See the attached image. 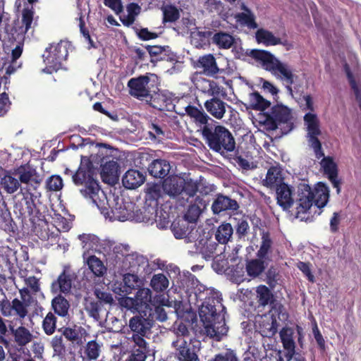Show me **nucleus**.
I'll return each mask as SVG.
<instances>
[{
  "label": "nucleus",
  "mask_w": 361,
  "mask_h": 361,
  "mask_svg": "<svg viewBox=\"0 0 361 361\" xmlns=\"http://www.w3.org/2000/svg\"><path fill=\"white\" fill-rule=\"evenodd\" d=\"M190 277L194 279V275L190 274ZM192 284H196L190 288H187L188 300L199 307V315L205 330L207 336L220 341L221 337L228 332L226 324V307L222 304L221 295L214 288H207L199 283L197 280Z\"/></svg>",
  "instance_id": "f257e3e1"
},
{
  "label": "nucleus",
  "mask_w": 361,
  "mask_h": 361,
  "mask_svg": "<svg viewBox=\"0 0 361 361\" xmlns=\"http://www.w3.org/2000/svg\"><path fill=\"white\" fill-rule=\"evenodd\" d=\"M329 188L324 183L319 182L312 189L309 184L301 183L298 185L296 204V217L305 219L303 215L310 209L313 204L319 209L317 214L322 212V209L328 203L329 200Z\"/></svg>",
  "instance_id": "f03ea898"
},
{
  "label": "nucleus",
  "mask_w": 361,
  "mask_h": 361,
  "mask_svg": "<svg viewBox=\"0 0 361 361\" xmlns=\"http://www.w3.org/2000/svg\"><path fill=\"white\" fill-rule=\"evenodd\" d=\"M73 183L79 188L80 194L93 204L99 206V193L102 191L97 179V173L90 158L82 157L80 166L72 176Z\"/></svg>",
  "instance_id": "7ed1b4c3"
},
{
  "label": "nucleus",
  "mask_w": 361,
  "mask_h": 361,
  "mask_svg": "<svg viewBox=\"0 0 361 361\" xmlns=\"http://www.w3.org/2000/svg\"><path fill=\"white\" fill-rule=\"evenodd\" d=\"M304 121L307 128V138L310 147H311L317 159L323 158L321 165L324 173L328 176L335 177L338 175L337 164L331 157H325L322 149V142L318 138L322 134L319 127V121L316 114L310 112L304 116Z\"/></svg>",
  "instance_id": "20e7f679"
},
{
  "label": "nucleus",
  "mask_w": 361,
  "mask_h": 361,
  "mask_svg": "<svg viewBox=\"0 0 361 361\" xmlns=\"http://www.w3.org/2000/svg\"><path fill=\"white\" fill-rule=\"evenodd\" d=\"M200 133L209 149L224 157L235 149L236 143L231 132L214 120L207 123Z\"/></svg>",
  "instance_id": "39448f33"
},
{
  "label": "nucleus",
  "mask_w": 361,
  "mask_h": 361,
  "mask_svg": "<svg viewBox=\"0 0 361 361\" xmlns=\"http://www.w3.org/2000/svg\"><path fill=\"white\" fill-rule=\"evenodd\" d=\"M246 55L273 75L280 73L286 80L287 90L290 94H293L291 85L294 83V75L286 64L281 62L273 54L264 49L247 50Z\"/></svg>",
  "instance_id": "423d86ee"
},
{
  "label": "nucleus",
  "mask_w": 361,
  "mask_h": 361,
  "mask_svg": "<svg viewBox=\"0 0 361 361\" xmlns=\"http://www.w3.org/2000/svg\"><path fill=\"white\" fill-rule=\"evenodd\" d=\"M68 56V43L66 42L61 40L56 44H50L42 55L46 64L43 71L48 74L56 72L62 68L63 62L67 59Z\"/></svg>",
  "instance_id": "0eeeda50"
},
{
  "label": "nucleus",
  "mask_w": 361,
  "mask_h": 361,
  "mask_svg": "<svg viewBox=\"0 0 361 361\" xmlns=\"http://www.w3.org/2000/svg\"><path fill=\"white\" fill-rule=\"evenodd\" d=\"M265 123L271 130H276L279 126L286 125L285 131L287 133L293 128L291 111L283 104L274 105L267 114Z\"/></svg>",
  "instance_id": "6e6552de"
},
{
  "label": "nucleus",
  "mask_w": 361,
  "mask_h": 361,
  "mask_svg": "<svg viewBox=\"0 0 361 361\" xmlns=\"http://www.w3.org/2000/svg\"><path fill=\"white\" fill-rule=\"evenodd\" d=\"M37 190H30L27 188H20L23 198L16 204V209H18L21 216H28L32 223L37 221H42L44 216L37 209L34 197Z\"/></svg>",
  "instance_id": "1a4fd4ad"
},
{
  "label": "nucleus",
  "mask_w": 361,
  "mask_h": 361,
  "mask_svg": "<svg viewBox=\"0 0 361 361\" xmlns=\"http://www.w3.org/2000/svg\"><path fill=\"white\" fill-rule=\"evenodd\" d=\"M198 345L192 343V339L189 342L183 338H178L173 341L172 346L176 348V357L179 361H200L197 352L200 350V342L195 341Z\"/></svg>",
  "instance_id": "9d476101"
},
{
  "label": "nucleus",
  "mask_w": 361,
  "mask_h": 361,
  "mask_svg": "<svg viewBox=\"0 0 361 361\" xmlns=\"http://www.w3.org/2000/svg\"><path fill=\"white\" fill-rule=\"evenodd\" d=\"M90 159L92 164L94 163L101 167L104 181H109L117 176L118 165L111 156L104 154L102 150H99L96 155H91Z\"/></svg>",
  "instance_id": "9b49d317"
},
{
  "label": "nucleus",
  "mask_w": 361,
  "mask_h": 361,
  "mask_svg": "<svg viewBox=\"0 0 361 361\" xmlns=\"http://www.w3.org/2000/svg\"><path fill=\"white\" fill-rule=\"evenodd\" d=\"M15 174L18 176L20 183L24 185L21 188L37 190L42 181L36 169L29 164L21 165L18 167L15 170Z\"/></svg>",
  "instance_id": "f8f14e48"
},
{
  "label": "nucleus",
  "mask_w": 361,
  "mask_h": 361,
  "mask_svg": "<svg viewBox=\"0 0 361 361\" xmlns=\"http://www.w3.org/2000/svg\"><path fill=\"white\" fill-rule=\"evenodd\" d=\"M152 301V292L149 288H140L135 298H127L125 300V307L134 310L137 312H145L149 307Z\"/></svg>",
  "instance_id": "ddd939ff"
},
{
  "label": "nucleus",
  "mask_w": 361,
  "mask_h": 361,
  "mask_svg": "<svg viewBox=\"0 0 361 361\" xmlns=\"http://www.w3.org/2000/svg\"><path fill=\"white\" fill-rule=\"evenodd\" d=\"M151 314L147 316L145 312H138L129 320V327L133 334H139L142 336H147L151 334V329L154 324V319L150 318Z\"/></svg>",
  "instance_id": "4468645a"
},
{
  "label": "nucleus",
  "mask_w": 361,
  "mask_h": 361,
  "mask_svg": "<svg viewBox=\"0 0 361 361\" xmlns=\"http://www.w3.org/2000/svg\"><path fill=\"white\" fill-rule=\"evenodd\" d=\"M75 278V275L73 271L68 268L63 269L57 279L52 282L51 291L54 293H60L65 295L70 293Z\"/></svg>",
  "instance_id": "2eb2a0df"
},
{
  "label": "nucleus",
  "mask_w": 361,
  "mask_h": 361,
  "mask_svg": "<svg viewBox=\"0 0 361 361\" xmlns=\"http://www.w3.org/2000/svg\"><path fill=\"white\" fill-rule=\"evenodd\" d=\"M239 208V204L235 200L221 193L216 195V198L212 204V210L214 214H220L224 212H235Z\"/></svg>",
  "instance_id": "dca6fc26"
},
{
  "label": "nucleus",
  "mask_w": 361,
  "mask_h": 361,
  "mask_svg": "<svg viewBox=\"0 0 361 361\" xmlns=\"http://www.w3.org/2000/svg\"><path fill=\"white\" fill-rule=\"evenodd\" d=\"M148 263L147 257L137 252H129L123 261H118L117 269L122 271H138L140 267H143Z\"/></svg>",
  "instance_id": "f3484780"
},
{
  "label": "nucleus",
  "mask_w": 361,
  "mask_h": 361,
  "mask_svg": "<svg viewBox=\"0 0 361 361\" xmlns=\"http://www.w3.org/2000/svg\"><path fill=\"white\" fill-rule=\"evenodd\" d=\"M172 96L166 92H154L150 96L149 104L159 111H173L175 109Z\"/></svg>",
  "instance_id": "a211bd4d"
},
{
  "label": "nucleus",
  "mask_w": 361,
  "mask_h": 361,
  "mask_svg": "<svg viewBox=\"0 0 361 361\" xmlns=\"http://www.w3.org/2000/svg\"><path fill=\"white\" fill-rule=\"evenodd\" d=\"M279 336L285 350L284 356L286 361H290L295 354V342L294 341V330L288 326H284L279 332Z\"/></svg>",
  "instance_id": "6ab92c4d"
},
{
  "label": "nucleus",
  "mask_w": 361,
  "mask_h": 361,
  "mask_svg": "<svg viewBox=\"0 0 361 361\" xmlns=\"http://www.w3.org/2000/svg\"><path fill=\"white\" fill-rule=\"evenodd\" d=\"M149 82V78L147 75H140L137 78H133L128 82V87L130 88V94L137 98H147L149 96V91L147 85Z\"/></svg>",
  "instance_id": "aec40b11"
},
{
  "label": "nucleus",
  "mask_w": 361,
  "mask_h": 361,
  "mask_svg": "<svg viewBox=\"0 0 361 361\" xmlns=\"http://www.w3.org/2000/svg\"><path fill=\"white\" fill-rule=\"evenodd\" d=\"M270 305L271 309L269 311V314L271 320L270 331L272 332V335H274L277 332L278 327L279 326L278 319H286L288 318V314L284 312L283 305L275 300L271 301Z\"/></svg>",
  "instance_id": "412c9836"
},
{
  "label": "nucleus",
  "mask_w": 361,
  "mask_h": 361,
  "mask_svg": "<svg viewBox=\"0 0 361 361\" xmlns=\"http://www.w3.org/2000/svg\"><path fill=\"white\" fill-rule=\"evenodd\" d=\"M277 204L283 210H288L292 207L294 203L293 198V190L287 183H282L276 188Z\"/></svg>",
  "instance_id": "4be33fe9"
},
{
  "label": "nucleus",
  "mask_w": 361,
  "mask_h": 361,
  "mask_svg": "<svg viewBox=\"0 0 361 361\" xmlns=\"http://www.w3.org/2000/svg\"><path fill=\"white\" fill-rule=\"evenodd\" d=\"M197 68H202L207 76H214L220 71L215 57L212 54L200 56L196 63Z\"/></svg>",
  "instance_id": "5701e85b"
},
{
  "label": "nucleus",
  "mask_w": 361,
  "mask_h": 361,
  "mask_svg": "<svg viewBox=\"0 0 361 361\" xmlns=\"http://www.w3.org/2000/svg\"><path fill=\"white\" fill-rule=\"evenodd\" d=\"M240 8L243 11L235 14V18L236 21L240 25L246 26L249 29L255 30L257 28L258 24L256 22V17L251 9H250L245 3H242Z\"/></svg>",
  "instance_id": "b1692460"
},
{
  "label": "nucleus",
  "mask_w": 361,
  "mask_h": 361,
  "mask_svg": "<svg viewBox=\"0 0 361 361\" xmlns=\"http://www.w3.org/2000/svg\"><path fill=\"white\" fill-rule=\"evenodd\" d=\"M185 112L190 118L194 119L196 126L199 128L198 132H201L202 129L213 120L202 110L199 109L195 106H187L185 107Z\"/></svg>",
  "instance_id": "393cba45"
},
{
  "label": "nucleus",
  "mask_w": 361,
  "mask_h": 361,
  "mask_svg": "<svg viewBox=\"0 0 361 361\" xmlns=\"http://www.w3.org/2000/svg\"><path fill=\"white\" fill-rule=\"evenodd\" d=\"M145 180V176L138 170L130 169L122 178V183L128 189H135L141 185Z\"/></svg>",
  "instance_id": "a878e982"
},
{
  "label": "nucleus",
  "mask_w": 361,
  "mask_h": 361,
  "mask_svg": "<svg viewBox=\"0 0 361 361\" xmlns=\"http://www.w3.org/2000/svg\"><path fill=\"white\" fill-rule=\"evenodd\" d=\"M171 169L169 161L165 159H155L148 167V171L151 176L155 178H163L166 177Z\"/></svg>",
  "instance_id": "bb28decb"
},
{
  "label": "nucleus",
  "mask_w": 361,
  "mask_h": 361,
  "mask_svg": "<svg viewBox=\"0 0 361 361\" xmlns=\"http://www.w3.org/2000/svg\"><path fill=\"white\" fill-rule=\"evenodd\" d=\"M226 102L217 97H213L204 103L206 110L217 119L224 117L226 113Z\"/></svg>",
  "instance_id": "cd10ccee"
},
{
  "label": "nucleus",
  "mask_w": 361,
  "mask_h": 361,
  "mask_svg": "<svg viewBox=\"0 0 361 361\" xmlns=\"http://www.w3.org/2000/svg\"><path fill=\"white\" fill-rule=\"evenodd\" d=\"M283 180L281 169L272 166L267 171L266 178L263 180V185L267 188H276L278 185L285 183Z\"/></svg>",
  "instance_id": "c85d7f7f"
},
{
  "label": "nucleus",
  "mask_w": 361,
  "mask_h": 361,
  "mask_svg": "<svg viewBox=\"0 0 361 361\" xmlns=\"http://www.w3.org/2000/svg\"><path fill=\"white\" fill-rule=\"evenodd\" d=\"M33 304L29 300H23L18 298L12 300L13 316L19 321H23L29 314V307Z\"/></svg>",
  "instance_id": "c756f323"
},
{
  "label": "nucleus",
  "mask_w": 361,
  "mask_h": 361,
  "mask_svg": "<svg viewBox=\"0 0 361 361\" xmlns=\"http://www.w3.org/2000/svg\"><path fill=\"white\" fill-rule=\"evenodd\" d=\"M162 188L165 193L176 197L183 192L182 179L177 177H169L163 182Z\"/></svg>",
  "instance_id": "7c9ffc66"
},
{
  "label": "nucleus",
  "mask_w": 361,
  "mask_h": 361,
  "mask_svg": "<svg viewBox=\"0 0 361 361\" xmlns=\"http://www.w3.org/2000/svg\"><path fill=\"white\" fill-rule=\"evenodd\" d=\"M212 42L219 49H228L235 43V39L233 35L226 32L219 31L216 32L212 37Z\"/></svg>",
  "instance_id": "2f4dec72"
},
{
  "label": "nucleus",
  "mask_w": 361,
  "mask_h": 361,
  "mask_svg": "<svg viewBox=\"0 0 361 361\" xmlns=\"http://www.w3.org/2000/svg\"><path fill=\"white\" fill-rule=\"evenodd\" d=\"M51 307L54 313L60 317H65L68 314L70 303L63 296L59 294L52 299Z\"/></svg>",
  "instance_id": "473e14b6"
},
{
  "label": "nucleus",
  "mask_w": 361,
  "mask_h": 361,
  "mask_svg": "<svg viewBox=\"0 0 361 361\" xmlns=\"http://www.w3.org/2000/svg\"><path fill=\"white\" fill-rule=\"evenodd\" d=\"M249 105L256 111H264L270 106L271 102L264 99L258 92H253L249 94Z\"/></svg>",
  "instance_id": "72a5a7b5"
},
{
  "label": "nucleus",
  "mask_w": 361,
  "mask_h": 361,
  "mask_svg": "<svg viewBox=\"0 0 361 361\" xmlns=\"http://www.w3.org/2000/svg\"><path fill=\"white\" fill-rule=\"evenodd\" d=\"M255 39L257 43L263 44L266 46H275L278 45L279 42L277 37L274 34L264 28L258 29L255 33Z\"/></svg>",
  "instance_id": "f704fd0d"
},
{
  "label": "nucleus",
  "mask_w": 361,
  "mask_h": 361,
  "mask_svg": "<svg viewBox=\"0 0 361 361\" xmlns=\"http://www.w3.org/2000/svg\"><path fill=\"white\" fill-rule=\"evenodd\" d=\"M233 233L231 224L223 223L219 226L215 233L216 240L221 244H226L228 242Z\"/></svg>",
  "instance_id": "c9c22d12"
},
{
  "label": "nucleus",
  "mask_w": 361,
  "mask_h": 361,
  "mask_svg": "<svg viewBox=\"0 0 361 361\" xmlns=\"http://www.w3.org/2000/svg\"><path fill=\"white\" fill-rule=\"evenodd\" d=\"M16 342L20 346L29 343L32 339L30 331L25 326H20L16 329H11Z\"/></svg>",
  "instance_id": "e433bc0d"
},
{
  "label": "nucleus",
  "mask_w": 361,
  "mask_h": 361,
  "mask_svg": "<svg viewBox=\"0 0 361 361\" xmlns=\"http://www.w3.org/2000/svg\"><path fill=\"white\" fill-rule=\"evenodd\" d=\"M1 188L9 194L16 192L20 188V183L18 179L7 173L1 179Z\"/></svg>",
  "instance_id": "4c0bfd02"
},
{
  "label": "nucleus",
  "mask_w": 361,
  "mask_h": 361,
  "mask_svg": "<svg viewBox=\"0 0 361 361\" xmlns=\"http://www.w3.org/2000/svg\"><path fill=\"white\" fill-rule=\"evenodd\" d=\"M87 264L95 276L102 277L106 272V268L104 263L95 255L90 256L87 259Z\"/></svg>",
  "instance_id": "58836bf2"
},
{
  "label": "nucleus",
  "mask_w": 361,
  "mask_h": 361,
  "mask_svg": "<svg viewBox=\"0 0 361 361\" xmlns=\"http://www.w3.org/2000/svg\"><path fill=\"white\" fill-rule=\"evenodd\" d=\"M163 12L162 23L166 24L167 23H175L180 17V11L176 6L169 4L164 6L161 8Z\"/></svg>",
  "instance_id": "ea45409f"
},
{
  "label": "nucleus",
  "mask_w": 361,
  "mask_h": 361,
  "mask_svg": "<svg viewBox=\"0 0 361 361\" xmlns=\"http://www.w3.org/2000/svg\"><path fill=\"white\" fill-rule=\"evenodd\" d=\"M102 345L95 340L88 341L84 348L85 357L88 360H97L101 353Z\"/></svg>",
  "instance_id": "a19ab883"
},
{
  "label": "nucleus",
  "mask_w": 361,
  "mask_h": 361,
  "mask_svg": "<svg viewBox=\"0 0 361 361\" xmlns=\"http://www.w3.org/2000/svg\"><path fill=\"white\" fill-rule=\"evenodd\" d=\"M169 281L166 276L162 274H154L150 281V286L157 293L164 291L169 286Z\"/></svg>",
  "instance_id": "79ce46f5"
},
{
  "label": "nucleus",
  "mask_w": 361,
  "mask_h": 361,
  "mask_svg": "<svg viewBox=\"0 0 361 361\" xmlns=\"http://www.w3.org/2000/svg\"><path fill=\"white\" fill-rule=\"evenodd\" d=\"M265 269L264 262L259 259H251L246 264V271L250 276L256 277L262 274Z\"/></svg>",
  "instance_id": "37998d69"
},
{
  "label": "nucleus",
  "mask_w": 361,
  "mask_h": 361,
  "mask_svg": "<svg viewBox=\"0 0 361 361\" xmlns=\"http://www.w3.org/2000/svg\"><path fill=\"white\" fill-rule=\"evenodd\" d=\"M197 202L201 203L202 200H200L199 197H197L195 199V202L194 204H190L188 206V208L184 215L185 219L188 222H195L202 212V208L198 205Z\"/></svg>",
  "instance_id": "c03bdc74"
},
{
  "label": "nucleus",
  "mask_w": 361,
  "mask_h": 361,
  "mask_svg": "<svg viewBox=\"0 0 361 361\" xmlns=\"http://www.w3.org/2000/svg\"><path fill=\"white\" fill-rule=\"evenodd\" d=\"M56 322L57 318L54 314L51 312H48L42 321V329L47 335L50 336L55 332Z\"/></svg>",
  "instance_id": "a18cd8bd"
},
{
  "label": "nucleus",
  "mask_w": 361,
  "mask_h": 361,
  "mask_svg": "<svg viewBox=\"0 0 361 361\" xmlns=\"http://www.w3.org/2000/svg\"><path fill=\"white\" fill-rule=\"evenodd\" d=\"M130 252V246L128 245L119 244L114 246L113 249V256L114 258V267H118V261H123L124 258Z\"/></svg>",
  "instance_id": "49530a36"
},
{
  "label": "nucleus",
  "mask_w": 361,
  "mask_h": 361,
  "mask_svg": "<svg viewBox=\"0 0 361 361\" xmlns=\"http://www.w3.org/2000/svg\"><path fill=\"white\" fill-rule=\"evenodd\" d=\"M272 240L268 232L263 233L262 235V243L257 255L261 259H265L271 247Z\"/></svg>",
  "instance_id": "de8ad7c7"
},
{
  "label": "nucleus",
  "mask_w": 361,
  "mask_h": 361,
  "mask_svg": "<svg viewBox=\"0 0 361 361\" xmlns=\"http://www.w3.org/2000/svg\"><path fill=\"white\" fill-rule=\"evenodd\" d=\"M216 247L217 244L216 243L207 240L200 249V252L202 254L204 259L209 260L214 258Z\"/></svg>",
  "instance_id": "09e8293b"
},
{
  "label": "nucleus",
  "mask_w": 361,
  "mask_h": 361,
  "mask_svg": "<svg viewBox=\"0 0 361 361\" xmlns=\"http://www.w3.org/2000/svg\"><path fill=\"white\" fill-rule=\"evenodd\" d=\"M257 294L258 302L262 306H265L271 302L273 295L266 286H260L257 288Z\"/></svg>",
  "instance_id": "8fccbe9b"
},
{
  "label": "nucleus",
  "mask_w": 361,
  "mask_h": 361,
  "mask_svg": "<svg viewBox=\"0 0 361 361\" xmlns=\"http://www.w3.org/2000/svg\"><path fill=\"white\" fill-rule=\"evenodd\" d=\"M182 188H183L181 195H185L189 197H193L198 190V185L197 182L192 179H182Z\"/></svg>",
  "instance_id": "3c124183"
},
{
  "label": "nucleus",
  "mask_w": 361,
  "mask_h": 361,
  "mask_svg": "<svg viewBox=\"0 0 361 361\" xmlns=\"http://www.w3.org/2000/svg\"><path fill=\"white\" fill-rule=\"evenodd\" d=\"M102 309V305L101 301H91L87 304L85 310L87 312L89 316L92 317L96 321L100 319V312Z\"/></svg>",
  "instance_id": "603ef678"
},
{
  "label": "nucleus",
  "mask_w": 361,
  "mask_h": 361,
  "mask_svg": "<svg viewBox=\"0 0 361 361\" xmlns=\"http://www.w3.org/2000/svg\"><path fill=\"white\" fill-rule=\"evenodd\" d=\"M141 217H138L140 221L152 224L156 221L157 210L154 207H144L140 210Z\"/></svg>",
  "instance_id": "864d4df0"
},
{
  "label": "nucleus",
  "mask_w": 361,
  "mask_h": 361,
  "mask_svg": "<svg viewBox=\"0 0 361 361\" xmlns=\"http://www.w3.org/2000/svg\"><path fill=\"white\" fill-rule=\"evenodd\" d=\"M13 219L7 209H0V228L4 231H10Z\"/></svg>",
  "instance_id": "5fc2aeb1"
},
{
  "label": "nucleus",
  "mask_w": 361,
  "mask_h": 361,
  "mask_svg": "<svg viewBox=\"0 0 361 361\" xmlns=\"http://www.w3.org/2000/svg\"><path fill=\"white\" fill-rule=\"evenodd\" d=\"M63 180L58 175L51 176L46 183V187L50 191H59L63 188Z\"/></svg>",
  "instance_id": "6e6d98bb"
},
{
  "label": "nucleus",
  "mask_w": 361,
  "mask_h": 361,
  "mask_svg": "<svg viewBox=\"0 0 361 361\" xmlns=\"http://www.w3.org/2000/svg\"><path fill=\"white\" fill-rule=\"evenodd\" d=\"M145 336H141L139 334H133L132 339L135 343V345L138 348L134 349L133 350H140L142 353L148 354L149 352L147 342L144 338Z\"/></svg>",
  "instance_id": "4d7b16f0"
},
{
  "label": "nucleus",
  "mask_w": 361,
  "mask_h": 361,
  "mask_svg": "<svg viewBox=\"0 0 361 361\" xmlns=\"http://www.w3.org/2000/svg\"><path fill=\"white\" fill-rule=\"evenodd\" d=\"M235 234L238 235V238H242L246 236L250 230V226L247 219H240L237 224L235 226Z\"/></svg>",
  "instance_id": "13d9d810"
},
{
  "label": "nucleus",
  "mask_w": 361,
  "mask_h": 361,
  "mask_svg": "<svg viewBox=\"0 0 361 361\" xmlns=\"http://www.w3.org/2000/svg\"><path fill=\"white\" fill-rule=\"evenodd\" d=\"M34 11L32 9L25 8L22 13V24L25 27V32H27L31 27L33 21Z\"/></svg>",
  "instance_id": "bf43d9fd"
},
{
  "label": "nucleus",
  "mask_w": 361,
  "mask_h": 361,
  "mask_svg": "<svg viewBox=\"0 0 361 361\" xmlns=\"http://www.w3.org/2000/svg\"><path fill=\"white\" fill-rule=\"evenodd\" d=\"M209 361H238V359L234 350L228 349L225 353L216 355Z\"/></svg>",
  "instance_id": "052dcab7"
},
{
  "label": "nucleus",
  "mask_w": 361,
  "mask_h": 361,
  "mask_svg": "<svg viewBox=\"0 0 361 361\" xmlns=\"http://www.w3.org/2000/svg\"><path fill=\"white\" fill-rule=\"evenodd\" d=\"M51 345L55 354L61 355L65 353L66 347L63 342L62 336H55L52 338Z\"/></svg>",
  "instance_id": "680f3d73"
},
{
  "label": "nucleus",
  "mask_w": 361,
  "mask_h": 361,
  "mask_svg": "<svg viewBox=\"0 0 361 361\" xmlns=\"http://www.w3.org/2000/svg\"><path fill=\"white\" fill-rule=\"evenodd\" d=\"M145 48H146L147 52L149 53V56L152 58L156 57V60L159 61V59H158L161 56H162L163 54H164V51H166L168 50L169 46L161 47V46H157V45H154V46L147 45L145 47Z\"/></svg>",
  "instance_id": "e2e57ef3"
},
{
  "label": "nucleus",
  "mask_w": 361,
  "mask_h": 361,
  "mask_svg": "<svg viewBox=\"0 0 361 361\" xmlns=\"http://www.w3.org/2000/svg\"><path fill=\"white\" fill-rule=\"evenodd\" d=\"M59 331L69 341L75 342L79 338V331L75 328L62 327Z\"/></svg>",
  "instance_id": "0e129e2a"
},
{
  "label": "nucleus",
  "mask_w": 361,
  "mask_h": 361,
  "mask_svg": "<svg viewBox=\"0 0 361 361\" xmlns=\"http://www.w3.org/2000/svg\"><path fill=\"white\" fill-rule=\"evenodd\" d=\"M209 83L208 93L214 97H216L219 95H225L224 87L219 85L214 80H207Z\"/></svg>",
  "instance_id": "69168bd1"
},
{
  "label": "nucleus",
  "mask_w": 361,
  "mask_h": 361,
  "mask_svg": "<svg viewBox=\"0 0 361 361\" xmlns=\"http://www.w3.org/2000/svg\"><path fill=\"white\" fill-rule=\"evenodd\" d=\"M149 137L152 140L161 139L164 137V133L161 128L155 123H151L149 126Z\"/></svg>",
  "instance_id": "338daca9"
},
{
  "label": "nucleus",
  "mask_w": 361,
  "mask_h": 361,
  "mask_svg": "<svg viewBox=\"0 0 361 361\" xmlns=\"http://www.w3.org/2000/svg\"><path fill=\"white\" fill-rule=\"evenodd\" d=\"M161 197V190L159 186L157 185L149 187L146 190V200H153L157 204V200Z\"/></svg>",
  "instance_id": "774afa93"
}]
</instances>
